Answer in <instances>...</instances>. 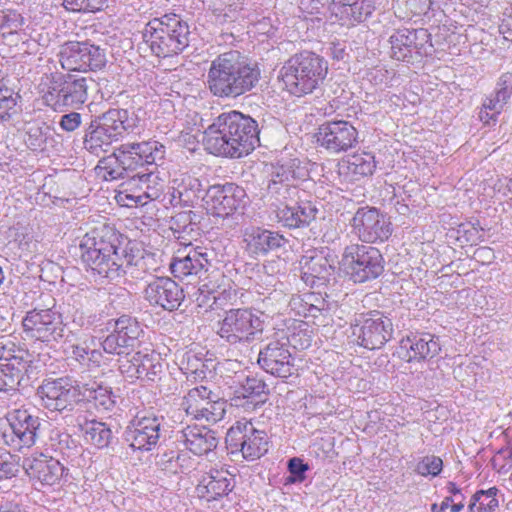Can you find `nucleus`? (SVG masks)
<instances>
[{
  "mask_svg": "<svg viewBox=\"0 0 512 512\" xmlns=\"http://www.w3.org/2000/svg\"><path fill=\"white\" fill-rule=\"evenodd\" d=\"M124 178L127 179L121 184L122 189L117 195L118 202L124 206H143L159 199L164 193L165 180L157 171L138 172L134 175L128 173Z\"/></svg>",
  "mask_w": 512,
  "mask_h": 512,
  "instance_id": "10",
  "label": "nucleus"
},
{
  "mask_svg": "<svg viewBox=\"0 0 512 512\" xmlns=\"http://www.w3.org/2000/svg\"><path fill=\"white\" fill-rule=\"evenodd\" d=\"M499 31L505 40L512 42V7L504 14Z\"/></svg>",
  "mask_w": 512,
  "mask_h": 512,
  "instance_id": "64",
  "label": "nucleus"
},
{
  "mask_svg": "<svg viewBox=\"0 0 512 512\" xmlns=\"http://www.w3.org/2000/svg\"><path fill=\"white\" fill-rule=\"evenodd\" d=\"M391 57L405 61L417 55H428L432 52L431 35L427 29L403 28L395 31L389 37Z\"/></svg>",
  "mask_w": 512,
  "mask_h": 512,
  "instance_id": "16",
  "label": "nucleus"
},
{
  "mask_svg": "<svg viewBox=\"0 0 512 512\" xmlns=\"http://www.w3.org/2000/svg\"><path fill=\"white\" fill-rule=\"evenodd\" d=\"M181 406L188 416L207 422H217L225 413L224 403L213 400L211 391L202 385L190 389Z\"/></svg>",
  "mask_w": 512,
  "mask_h": 512,
  "instance_id": "22",
  "label": "nucleus"
},
{
  "mask_svg": "<svg viewBox=\"0 0 512 512\" xmlns=\"http://www.w3.org/2000/svg\"><path fill=\"white\" fill-rule=\"evenodd\" d=\"M260 70L238 51L220 54L210 65L207 85L220 98H236L250 91L259 81Z\"/></svg>",
  "mask_w": 512,
  "mask_h": 512,
  "instance_id": "3",
  "label": "nucleus"
},
{
  "mask_svg": "<svg viewBox=\"0 0 512 512\" xmlns=\"http://www.w3.org/2000/svg\"><path fill=\"white\" fill-rule=\"evenodd\" d=\"M443 467L441 458L431 455L424 457L416 466V471L422 476H437Z\"/></svg>",
  "mask_w": 512,
  "mask_h": 512,
  "instance_id": "52",
  "label": "nucleus"
},
{
  "mask_svg": "<svg viewBox=\"0 0 512 512\" xmlns=\"http://www.w3.org/2000/svg\"><path fill=\"white\" fill-rule=\"evenodd\" d=\"M303 279L314 284L315 279L326 281L334 271L333 261H330L324 251L309 250L299 261Z\"/></svg>",
  "mask_w": 512,
  "mask_h": 512,
  "instance_id": "33",
  "label": "nucleus"
},
{
  "mask_svg": "<svg viewBox=\"0 0 512 512\" xmlns=\"http://www.w3.org/2000/svg\"><path fill=\"white\" fill-rule=\"evenodd\" d=\"M145 298L152 305L172 311L180 306L184 295L175 281L168 277H158L147 285Z\"/></svg>",
  "mask_w": 512,
  "mask_h": 512,
  "instance_id": "26",
  "label": "nucleus"
},
{
  "mask_svg": "<svg viewBox=\"0 0 512 512\" xmlns=\"http://www.w3.org/2000/svg\"><path fill=\"white\" fill-rule=\"evenodd\" d=\"M123 124L125 126V132H133L135 129L141 126V118L135 111H128L124 109Z\"/></svg>",
  "mask_w": 512,
  "mask_h": 512,
  "instance_id": "63",
  "label": "nucleus"
},
{
  "mask_svg": "<svg viewBox=\"0 0 512 512\" xmlns=\"http://www.w3.org/2000/svg\"><path fill=\"white\" fill-rule=\"evenodd\" d=\"M341 265L354 282L362 283L382 274L384 259L377 248L355 243L345 248Z\"/></svg>",
  "mask_w": 512,
  "mask_h": 512,
  "instance_id": "8",
  "label": "nucleus"
},
{
  "mask_svg": "<svg viewBox=\"0 0 512 512\" xmlns=\"http://www.w3.org/2000/svg\"><path fill=\"white\" fill-rule=\"evenodd\" d=\"M296 160H289L285 163L279 164L273 171V179L269 184V189H276L277 184L289 182L292 179L300 177V172L296 169Z\"/></svg>",
  "mask_w": 512,
  "mask_h": 512,
  "instance_id": "46",
  "label": "nucleus"
},
{
  "mask_svg": "<svg viewBox=\"0 0 512 512\" xmlns=\"http://www.w3.org/2000/svg\"><path fill=\"white\" fill-rule=\"evenodd\" d=\"M139 354L138 352L119 359V371L131 381L139 379Z\"/></svg>",
  "mask_w": 512,
  "mask_h": 512,
  "instance_id": "51",
  "label": "nucleus"
},
{
  "mask_svg": "<svg viewBox=\"0 0 512 512\" xmlns=\"http://www.w3.org/2000/svg\"><path fill=\"white\" fill-rule=\"evenodd\" d=\"M25 142L31 150H42L46 142V136L40 127H30Z\"/></svg>",
  "mask_w": 512,
  "mask_h": 512,
  "instance_id": "55",
  "label": "nucleus"
},
{
  "mask_svg": "<svg viewBox=\"0 0 512 512\" xmlns=\"http://www.w3.org/2000/svg\"><path fill=\"white\" fill-rule=\"evenodd\" d=\"M77 425L83 431L84 439L87 443L97 448L106 447L111 439V430L105 423L96 420L82 419L81 415L77 417Z\"/></svg>",
  "mask_w": 512,
  "mask_h": 512,
  "instance_id": "39",
  "label": "nucleus"
},
{
  "mask_svg": "<svg viewBox=\"0 0 512 512\" xmlns=\"http://www.w3.org/2000/svg\"><path fill=\"white\" fill-rule=\"evenodd\" d=\"M258 364L267 373L281 378L293 374L294 363L289 350V340L282 334L281 337L271 340L259 351Z\"/></svg>",
  "mask_w": 512,
  "mask_h": 512,
  "instance_id": "18",
  "label": "nucleus"
},
{
  "mask_svg": "<svg viewBox=\"0 0 512 512\" xmlns=\"http://www.w3.org/2000/svg\"><path fill=\"white\" fill-rule=\"evenodd\" d=\"M143 36L156 56L169 57L188 46L189 28L177 15H165L147 23Z\"/></svg>",
  "mask_w": 512,
  "mask_h": 512,
  "instance_id": "7",
  "label": "nucleus"
},
{
  "mask_svg": "<svg viewBox=\"0 0 512 512\" xmlns=\"http://www.w3.org/2000/svg\"><path fill=\"white\" fill-rule=\"evenodd\" d=\"M165 154V146L156 140L127 142L117 147L112 155L100 160L95 171L105 181L124 179L125 174L144 165H160Z\"/></svg>",
  "mask_w": 512,
  "mask_h": 512,
  "instance_id": "4",
  "label": "nucleus"
},
{
  "mask_svg": "<svg viewBox=\"0 0 512 512\" xmlns=\"http://www.w3.org/2000/svg\"><path fill=\"white\" fill-rule=\"evenodd\" d=\"M512 94V74L503 73L495 86V90L482 103V108L479 112L480 120L489 125L495 123L498 116L504 110Z\"/></svg>",
  "mask_w": 512,
  "mask_h": 512,
  "instance_id": "29",
  "label": "nucleus"
},
{
  "mask_svg": "<svg viewBox=\"0 0 512 512\" xmlns=\"http://www.w3.org/2000/svg\"><path fill=\"white\" fill-rule=\"evenodd\" d=\"M63 76L60 74H45L39 83V92L47 106L54 110L65 108Z\"/></svg>",
  "mask_w": 512,
  "mask_h": 512,
  "instance_id": "37",
  "label": "nucleus"
},
{
  "mask_svg": "<svg viewBox=\"0 0 512 512\" xmlns=\"http://www.w3.org/2000/svg\"><path fill=\"white\" fill-rule=\"evenodd\" d=\"M162 420L152 413L137 415L128 431L131 447L142 451L153 449L160 438Z\"/></svg>",
  "mask_w": 512,
  "mask_h": 512,
  "instance_id": "23",
  "label": "nucleus"
},
{
  "mask_svg": "<svg viewBox=\"0 0 512 512\" xmlns=\"http://www.w3.org/2000/svg\"><path fill=\"white\" fill-rule=\"evenodd\" d=\"M393 324L390 318L375 312L352 326L357 343L367 349H379L392 337Z\"/></svg>",
  "mask_w": 512,
  "mask_h": 512,
  "instance_id": "20",
  "label": "nucleus"
},
{
  "mask_svg": "<svg viewBox=\"0 0 512 512\" xmlns=\"http://www.w3.org/2000/svg\"><path fill=\"white\" fill-rule=\"evenodd\" d=\"M289 471L293 475L292 482L302 481L304 479V472L308 469L302 460L299 458H292L288 464Z\"/></svg>",
  "mask_w": 512,
  "mask_h": 512,
  "instance_id": "62",
  "label": "nucleus"
},
{
  "mask_svg": "<svg viewBox=\"0 0 512 512\" xmlns=\"http://www.w3.org/2000/svg\"><path fill=\"white\" fill-rule=\"evenodd\" d=\"M287 339L289 340V344L301 350L308 348L312 342L307 329H300L297 332H293L290 337L287 336Z\"/></svg>",
  "mask_w": 512,
  "mask_h": 512,
  "instance_id": "57",
  "label": "nucleus"
},
{
  "mask_svg": "<svg viewBox=\"0 0 512 512\" xmlns=\"http://www.w3.org/2000/svg\"><path fill=\"white\" fill-rule=\"evenodd\" d=\"M277 216L279 220L287 227L297 228L301 226V220H295L293 218L292 206L285 205L278 210Z\"/></svg>",
  "mask_w": 512,
  "mask_h": 512,
  "instance_id": "61",
  "label": "nucleus"
},
{
  "mask_svg": "<svg viewBox=\"0 0 512 512\" xmlns=\"http://www.w3.org/2000/svg\"><path fill=\"white\" fill-rule=\"evenodd\" d=\"M177 442L198 456L209 454L218 445L214 433L204 426L188 425L178 432Z\"/></svg>",
  "mask_w": 512,
  "mask_h": 512,
  "instance_id": "31",
  "label": "nucleus"
},
{
  "mask_svg": "<svg viewBox=\"0 0 512 512\" xmlns=\"http://www.w3.org/2000/svg\"><path fill=\"white\" fill-rule=\"evenodd\" d=\"M124 109H110L95 120L114 141L125 132L123 124Z\"/></svg>",
  "mask_w": 512,
  "mask_h": 512,
  "instance_id": "43",
  "label": "nucleus"
},
{
  "mask_svg": "<svg viewBox=\"0 0 512 512\" xmlns=\"http://www.w3.org/2000/svg\"><path fill=\"white\" fill-rule=\"evenodd\" d=\"M58 57L62 68L67 71H95L106 64L104 50L88 42H66L60 47Z\"/></svg>",
  "mask_w": 512,
  "mask_h": 512,
  "instance_id": "11",
  "label": "nucleus"
},
{
  "mask_svg": "<svg viewBox=\"0 0 512 512\" xmlns=\"http://www.w3.org/2000/svg\"><path fill=\"white\" fill-rule=\"evenodd\" d=\"M457 239L463 243L476 244L483 237V229L479 224L467 222L458 226Z\"/></svg>",
  "mask_w": 512,
  "mask_h": 512,
  "instance_id": "50",
  "label": "nucleus"
},
{
  "mask_svg": "<svg viewBox=\"0 0 512 512\" xmlns=\"http://www.w3.org/2000/svg\"><path fill=\"white\" fill-rule=\"evenodd\" d=\"M22 324L27 337L41 342L57 341L64 332L61 316L52 309H33L27 312Z\"/></svg>",
  "mask_w": 512,
  "mask_h": 512,
  "instance_id": "17",
  "label": "nucleus"
},
{
  "mask_svg": "<svg viewBox=\"0 0 512 512\" xmlns=\"http://www.w3.org/2000/svg\"><path fill=\"white\" fill-rule=\"evenodd\" d=\"M288 303L291 310L295 311L297 315L316 317V313L320 311L317 306L309 303L301 296H293Z\"/></svg>",
  "mask_w": 512,
  "mask_h": 512,
  "instance_id": "53",
  "label": "nucleus"
},
{
  "mask_svg": "<svg viewBox=\"0 0 512 512\" xmlns=\"http://www.w3.org/2000/svg\"><path fill=\"white\" fill-rule=\"evenodd\" d=\"M143 326L130 316H121L114 323V330L102 342L103 350L109 354H122L135 348L144 337Z\"/></svg>",
  "mask_w": 512,
  "mask_h": 512,
  "instance_id": "21",
  "label": "nucleus"
},
{
  "mask_svg": "<svg viewBox=\"0 0 512 512\" xmlns=\"http://www.w3.org/2000/svg\"><path fill=\"white\" fill-rule=\"evenodd\" d=\"M173 197L183 202H192L203 190L200 180L187 173L180 174L172 180Z\"/></svg>",
  "mask_w": 512,
  "mask_h": 512,
  "instance_id": "40",
  "label": "nucleus"
},
{
  "mask_svg": "<svg viewBox=\"0 0 512 512\" xmlns=\"http://www.w3.org/2000/svg\"><path fill=\"white\" fill-rule=\"evenodd\" d=\"M297 211L299 212V218L301 219V226L307 225L314 220L318 212L316 206L311 202H302L301 204H298Z\"/></svg>",
  "mask_w": 512,
  "mask_h": 512,
  "instance_id": "58",
  "label": "nucleus"
},
{
  "mask_svg": "<svg viewBox=\"0 0 512 512\" xmlns=\"http://www.w3.org/2000/svg\"><path fill=\"white\" fill-rule=\"evenodd\" d=\"M263 389V383L253 378H247L245 384L236 391L235 405L244 406V403L238 402L241 399H247V401L253 403V398L259 396L263 392Z\"/></svg>",
  "mask_w": 512,
  "mask_h": 512,
  "instance_id": "49",
  "label": "nucleus"
},
{
  "mask_svg": "<svg viewBox=\"0 0 512 512\" xmlns=\"http://www.w3.org/2000/svg\"><path fill=\"white\" fill-rule=\"evenodd\" d=\"M9 429L2 432L4 443L15 449L29 448L35 444L40 419L31 415L27 410H13L7 414Z\"/></svg>",
  "mask_w": 512,
  "mask_h": 512,
  "instance_id": "15",
  "label": "nucleus"
},
{
  "mask_svg": "<svg viewBox=\"0 0 512 512\" xmlns=\"http://www.w3.org/2000/svg\"><path fill=\"white\" fill-rule=\"evenodd\" d=\"M16 106L17 98L13 96L3 79H0V120H9L16 113Z\"/></svg>",
  "mask_w": 512,
  "mask_h": 512,
  "instance_id": "47",
  "label": "nucleus"
},
{
  "mask_svg": "<svg viewBox=\"0 0 512 512\" xmlns=\"http://www.w3.org/2000/svg\"><path fill=\"white\" fill-rule=\"evenodd\" d=\"M80 249L83 262L101 278L114 280L124 274L138 277L143 268L142 253L128 245L120 246L117 236L105 229L86 233Z\"/></svg>",
  "mask_w": 512,
  "mask_h": 512,
  "instance_id": "1",
  "label": "nucleus"
},
{
  "mask_svg": "<svg viewBox=\"0 0 512 512\" xmlns=\"http://www.w3.org/2000/svg\"><path fill=\"white\" fill-rule=\"evenodd\" d=\"M203 201L208 214L225 218L245 207L247 194L234 183L213 185L208 188Z\"/></svg>",
  "mask_w": 512,
  "mask_h": 512,
  "instance_id": "14",
  "label": "nucleus"
},
{
  "mask_svg": "<svg viewBox=\"0 0 512 512\" xmlns=\"http://www.w3.org/2000/svg\"><path fill=\"white\" fill-rule=\"evenodd\" d=\"M407 5L410 10L416 14H429V8L437 5V0H407Z\"/></svg>",
  "mask_w": 512,
  "mask_h": 512,
  "instance_id": "59",
  "label": "nucleus"
},
{
  "mask_svg": "<svg viewBox=\"0 0 512 512\" xmlns=\"http://www.w3.org/2000/svg\"><path fill=\"white\" fill-rule=\"evenodd\" d=\"M351 233L364 243L386 241L392 234L389 218L374 207H361L354 214Z\"/></svg>",
  "mask_w": 512,
  "mask_h": 512,
  "instance_id": "12",
  "label": "nucleus"
},
{
  "mask_svg": "<svg viewBox=\"0 0 512 512\" xmlns=\"http://www.w3.org/2000/svg\"><path fill=\"white\" fill-rule=\"evenodd\" d=\"M67 11L78 13H94L103 9L106 0H62Z\"/></svg>",
  "mask_w": 512,
  "mask_h": 512,
  "instance_id": "48",
  "label": "nucleus"
},
{
  "mask_svg": "<svg viewBox=\"0 0 512 512\" xmlns=\"http://www.w3.org/2000/svg\"><path fill=\"white\" fill-rule=\"evenodd\" d=\"M497 492L495 487L477 491L468 506L469 512H493L498 507Z\"/></svg>",
  "mask_w": 512,
  "mask_h": 512,
  "instance_id": "45",
  "label": "nucleus"
},
{
  "mask_svg": "<svg viewBox=\"0 0 512 512\" xmlns=\"http://www.w3.org/2000/svg\"><path fill=\"white\" fill-rule=\"evenodd\" d=\"M374 156L370 153H355L339 163V174L349 181H357L361 177L369 176L375 169Z\"/></svg>",
  "mask_w": 512,
  "mask_h": 512,
  "instance_id": "36",
  "label": "nucleus"
},
{
  "mask_svg": "<svg viewBox=\"0 0 512 512\" xmlns=\"http://www.w3.org/2000/svg\"><path fill=\"white\" fill-rule=\"evenodd\" d=\"M209 264L207 248L193 246L191 243L185 245L183 250H178L170 264L173 275L177 278H184L196 275L204 270Z\"/></svg>",
  "mask_w": 512,
  "mask_h": 512,
  "instance_id": "28",
  "label": "nucleus"
},
{
  "mask_svg": "<svg viewBox=\"0 0 512 512\" xmlns=\"http://www.w3.org/2000/svg\"><path fill=\"white\" fill-rule=\"evenodd\" d=\"M226 443L240 450L247 460H256L268 451V437L248 420L237 421L227 432Z\"/></svg>",
  "mask_w": 512,
  "mask_h": 512,
  "instance_id": "13",
  "label": "nucleus"
},
{
  "mask_svg": "<svg viewBox=\"0 0 512 512\" xmlns=\"http://www.w3.org/2000/svg\"><path fill=\"white\" fill-rule=\"evenodd\" d=\"M283 284L274 274L273 263L265 264L262 270L257 272L255 279V291L264 296V300H271L277 303H286V295L282 289Z\"/></svg>",
  "mask_w": 512,
  "mask_h": 512,
  "instance_id": "35",
  "label": "nucleus"
},
{
  "mask_svg": "<svg viewBox=\"0 0 512 512\" xmlns=\"http://www.w3.org/2000/svg\"><path fill=\"white\" fill-rule=\"evenodd\" d=\"M38 393L43 405L54 411L69 409L82 398L99 401L103 406L112 402L107 388L93 382L83 385L81 390L79 385H74L68 378L47 380L39 387Z\"/></svg>",
  "mask_w": 512,
  "mask_h": 512,
  "instance_id": "5",
  "label": "nucleus"
},
{
  "mask_svg": "<svg viewBox=\"0 0 512 512\" xmlns=\"http://www.w3.org/2000/svg\"><path fill=\"white\" fill-rule=\"evenodd\" d=\"M259 142L255 120L238 111L220 114L207 127L203 145L211 154L241 158L254 150Z\"/></svg>",
  "mask_w": 512,
  "mask_h": 512,
  "instance_id": "2",
  "label": "nucleus"
},
{
  "mask_svg": "<svg viewBox=\"0 0 512 512\" xmlns=\"http://www.w3.org/2000/svg\"><path fill=\"white\" fill-rule=\"evenodd\" d=\"M26 355L23 350L15 353L12 349L0 345V392L15 389L19 385L27 369Z\"/></svg>",
  "mask_w": 512,
  "mask_h": 512,
  "instance_id": "27",
  "label": "nucleus"
},
{
  "mask_svg": "<svg viewBox=\"0 0 512 512\" xmlns=\"http://www.w3.org/2000/svg\"><path fill=\"white\" fill-rule=\"evenodd\" d=\"M242 237L245 251L253 257L265 255L286 243V239L278 232L256 226L246 227Z\"/></svg>",
  "mask_w": 512,
  "mask_h": 512,
  "instance_id": "30",
  "label": "nucleus"
},
{
  "mask_svg": "<svg viewBox=\"0 0 512 512\" xmlns=\"http://www.w3.org/2000/svg\"><path fill=\"white\" fill-rule=\"evenodd\" d=\"M60 127L67 131H75L81 124V115L77 112H71L61 117Z\"/></svg>",
  "mask_w": 512,
  "mask_h": 512,
  "instance_id": "60",
  "label": "nucleus"
},
{
  "mask_svg": "<svg viewBox=\"0 0 512 512\" xmlns=\"http://www.w3.org/2000/svg\"><path fill=\"white\" fill-rule=\"evenodd\" d=\"M88 81L86 77L73 75L63 76L65 107H78L86 102L88 98Z\"/></svg>",
  "mask_w": 512,
  "mask_h": 512,
  "instance_id": "38",
  "label": "nucleus"
},
{
  "mask_svg": "<svg viewBox=\"0 0 512 512\" xmlns=\"http://www.w3.org/2000/svg\"><path fill=\"white\" fill-rule=\"evenodd\" d=\"M401 348L408 353V361L432 359L441 351L439 338L430 333L407 336L401 341Z\"/></svg>",
  "mask_w": 512,
  "mask_h": 512,
  "instance_id": "34",
  "label": "nucleus"
},
{
  "mask_svg": "<svg viewBox=\"0 0 512 512\" xmlns=\"http://www.w3.org/2000/svg\"><path fill=\"white\" fill-rule=\"evenodd\" d=\"M316 139L329 153L339 154L356 145L358 132L348 121H328L319 126Z\"/></svg>",
  "mask_w": 512,
  "mask_h": 512,
  "instance_id": "19",
  "label": "nucleus"
},
{
  "mask_svg": "<svg viewBox=\"0 0 512 512\" xmlns=\"http://www.w3.org/2000/svg\"><path fill=\"white\" fill-rule=\"evenodd\" d=\"M264 322L249 309H231L218 322L217 334L230 344L251 343L262 334Z\"/></svg>",
  "mask_w": 512,
  "mask_h": 512,
  "instance_id": "9",
  "label": "nucleus"
},
{
  "mask_svg": "<svg viewBox=\"0 0 512 512\" xmlns=\"http://www.w3.org/2000/svg\"><path fill=\"white\" fill-rule=\"evenodd\" d=\"M24 24L23 17L17 12H8L3 15V19L1 22V29L4 33L12 34L20 29Z\"/></svg>",
  "mask_w": 512,
  "mask_h": 512,
  "instance_id": "54",
  "label": "nucleus"
},
{
  "mask_svg": "<svg viewBox=\"0 0 512 512\" xmlns=\"http://www.w3.org/2000/svg\"><path fill=\"white\" fill-rule=\"evenodd\" d=\"M232 488V475L227 470L213 468L201 478L196 490L199 497L212 501L227 495Z\"/></svg>",
  "mask_w": 512,
  "mask_h": 512,
  "instance_id": "32",
  "label": "nucleus"
},
{
  "mask_svg": "<svg viewBox=\"0 0 512 512\" xmlns=\"http://www.w3.org/2000/svg\"><path fill=\"white\" fill-rule=\"evenodd\" d=\"M23 469L31 480L42 485L58 484L64 475V466L56 459L44 454L31 455L24 459Z\"/></svg>",
  "mask_w": 512,
  "mask_h": 512,
  "instance_id": "24",
  "label": "nucleus"
},
{
  "mask_svg": "<svg viewBox=\"0 0 512 512\" xmlns=\"http://www.w3.org/2000/svg\"><path fill=\"white\" fill-rule=\"evenodd\" d=\"M114 141L106 132L97 124L95 120L91 123L88 132L84 138V148L90 153L98 156L102 152H106L107 148Z\"/></svg>",
  "mask_w": 512,
  "mask_h": 512,
  "instance_id": "41",
  "label": "nucleus"
},
{
  "mask_svg": "<svg viewBox=\"0 0 512 512\" xmlns=\"http://www.w3.org/2000/svg\"><path fill=\"white\" fill-rule=\"evenodd\" d=\"M17 465L8 452H0V479H8L17 473Z\"/></svg>",
  "mask_w": 512,
  "mask_h": 512,
  "instance_id": "56",
  "label": "nucleus"
},
{
  "mask_svg": "<svg viewBox=\"0 0 512 512\" xmlns=\"http://www.w3.org/2000/svg\"><path fill=\"white\" fill-rule=\"evenodd\" d=\"M374 8V0H333L329 8L330 22L353 26L366 20Z\"/></svg>",
  "mask_w": 512,
  "mask_h": 512,
  "instance_id": "25",
  "label": "nucleus"
},
{
  "mask_svg": "<svg viewBox=\"0 0 512 512\" xmlns=\"http://www.w3.org/2000/svg\"><path fill=\"white\" fill-rule=\"evenodd\" d=\"M139 354V379L154 381L163 372L160 355L154 351H138Z\"/></svg>",
  "mask_w": 512,
  "mask_h": 512,
  "instance_id": "42",
  "label": "nucleus"
},
{
  "mask_svg": "<svg viewBox=\"0 0 512 512\" xmlns=\"http://www.w3.org/2000/svg\"><path fill=\"white\" fill-rule=\"evenodd\" d=\"M327 62L312 52L291 57L281 68L280 77L288 92L302 96L313 92L327 74Z\"/></svg>",
  "mask_w": 512,
  "mask_h": 512,
  "instance_id": "6",
  "label": "nucleus"
},
{
  "mask_svg": "<svg viewBox=\"0 0 512 512\" xmlns=\"http://www.w3.org/2000/svg\"><path fill=\"white\" fill-rule=\"evenodd\" d=\"M68 355L89 369L99 367L103 358L99 350L89 349L84 343L72 344L69 347Z\"/></svg>",
  "mask_w": 512,
  "mask_h": 512,
  "instance_id": "44",
  "label": "nucleus"
}]
</instances>
